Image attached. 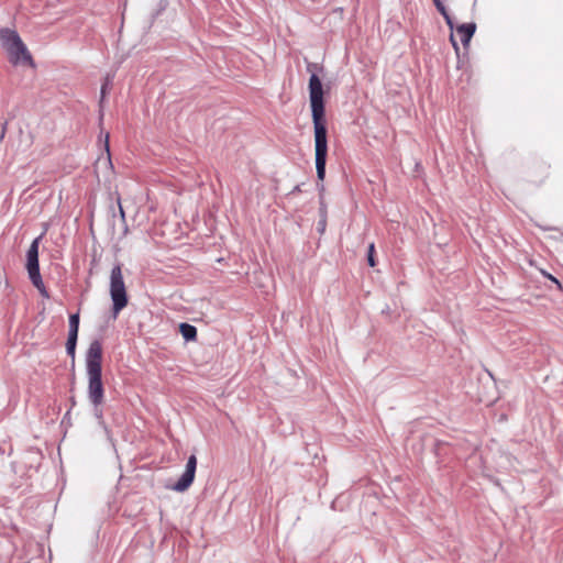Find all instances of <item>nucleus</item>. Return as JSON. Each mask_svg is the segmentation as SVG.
Listing matches in <instances>:
<instances>
[{
	"label": "nucleus",
	"mask_w": 563,
	"mask_h": 563,
	"mask_svg": "<svg viewBox=\"0 0 563 563\" xmlns=\"http://www.w3.org/2000/svg\"><path fill=\"white\" fill-rule=\"evenodd\" d=\"M309 99L314 130V154L317 178L323 181L325 177V165L328 156V136L324 120L323 88L319 76L311 74L309 79Z\"/></svg>",
	"instance_id": "f257e3e1"
},
{
	"label": "nucleus",
	"mask_w": 563,
	"mask_h": 563,
	"mask_svg": "<svg viewBox=\"0 0 563 563\" xmlns=\"http://www.w3.org/2000/svg\"><path fill=\"white\" fill-rule=\"evenodd\" d=\"M86 371L88 376V398L93 408L100 407L104 399L102 383V344L93 340L86 353Z\"/></svg>",
	"instance_id": "f03ea898"
},
{
	"label": "nucleus",
	"mask_w": 563,
	"mask_h": 563,
	"mask_svg": "<svg viewBox=\"0 0 563 563\" xmlns=\"http://www.w3.org/2000/svg\"><path fill=\"white\" fill-rule=\"evenodd\" d=\"M0 43L13 65H32V56L16 31L4 27L0 29Z\"/></svg>",
	"instance_id": "7ed1b4c3"
},
{
	"label": "nucleus",
	"mask_w": 563,
	"mask_h": 563,
	"mask_svg": "<svg viewBox=\"0 0 563 563\" xmlns=\"http://www.w3.org/2000/svg\"><path fill=\"white\" fill-rule=\"evenodd\" d=\"M109 294L112 301V314L113 318H117L129 303L121 264L114 265L111 269Z\"/></svg>",
	"instance_id": "20e7f679"
},
{
	"label": "nucleus",
	"mask_w": 563,
	"mask_h": 563,
	"mask_svg": "<svg viewBox=\"0 0 563 563\" xmlns=\"http://www.w3.org/2000/svg\"><path fill=\"white\" fill-rule=\"evenodd\" d=\"M42 235L33 240L31 243L27 253H26V269L29 274V278L33 286L40 291V294L48 298V292L45 288V285L42 280V276L40 273V264H38V242Z\"/></svg>",
	"instance_id": "39448f33"
},
{
	"label": "nucleus",
	"mask_w": 563,
	"mask_h": 563,
	"mask_svg": "<svg viewBox=\"0 0 563 563\" xmlns=\"http://www.w3.org/2000/svg\"><path fill=\"white\" fill-rule=\"evenodd\" d=\"M42 235L33 240L31 243L27 253H26V269L29 274V278L33 286L40 291V294L48 298V292L45 288V285L42 280V276L40 273V264H38V242Z\"/></svg>",
	"instance_id": "423d86ee"
},
{
	"label": "nucleus",
	"mask_w": 563,
	"mask_h": 563,
	"mask_svg": "<svg viewBox=\"0 0 563 563\" xmlns=\"http://www.w3.org/2000/svg\"><path fill=\"white\" fill-rule=\"evenodd\" d=\"M197 457L195 454H191L187 460L185 472L181 474L179 479L173 485V489L179 493L187 490L195 479Z\"/></svg>",
	"instance_id": "0eeeda50"
},
{
	"label": "nucleus",
	"mask_w": 563,
	"mask_h": 563,
	"mask_svg": "<svg viewBox=\"0 0 563 563\" xmlns=\"http://www.w3.org/2000/svg\"><path fill=\"white\" fill-rule=\"evenodd\" d=\"M476 31V24L471 23H463L457 25L456 32L461 35V42L464 46H467Z\"/></svg>",
	"instance_id": "6e6552de"
},
{
	"label": "nucleus",
	"mask_w": 563,
	"mask_h": 563,
	"mask_svg": "<svg viewBox=\"0 0 563 563\" xmlns=\"http://www.w3.org/2000/svg\"><path fill=\"white\" fill-rule=\"evenodd\" d=\"M179 332L186 341H194L197 338V329L195 325L187 322L179 324Z\"/></svg>",
	"instance_id": "1a4fd4ad"
},
{
	"label": "nucleus",
	"mask_w": 563,
	"mask_h": 563,
	"mask_svg": "<svg viewBox=\"0 0 563 563\" xmlns=\"http://www.w3.org/2000/svg\"><path fill=\"white\" fill-rule=\"evenodd\" d=\"M78 331H79V313H73L69 316L68 336L78 338Z\"/></svg>",
	"instance_id": "9d476101"
},
{
	"label": "nucleus",
	"mask_w": 563,
	"mask_h": 563,
	"mask_svg": "<svg viewBox=\"0 0 563 563\" xmlns=\"http://www.w3.org/2000/svg\"><path fill=\"white\" fill-rule=\"evenodd\" d=\"M78 338L68 336L66 342V353L71 357L73 365L75 364L76 345Z\"/></svg>",
	"instance_id": "9b49d317"
},
{
	"label": "nucleus",
	"mask_w": 563,
	"mask_h": 563,
	"mask_svg": "<svg viewBox=\"0 0 563 563\" xmlns=\"http://www.w3.org/2000/svg\"><path fill=\"white\" fill-rule=\"evenodd\" d=\"M113 79H114V74H107V76L104 77L103 84L101 86V91H100V95H101L100 102L103 101L108 90L111 88Z\"/></svg>",
	"instance_id": "f8f14e48"
},
{
	"label": "nucleus",
	"mask_w": 563,
	"mask_h": 563,
	"mask_svg": "<svg viewBox=\"0 0 563 563\" xmlns=\"http://www.w3.org/2000/svg\"><path fill=\"white\" fill-rule=\"evenodd\" d=\"M374 252L375 246L374 243H371L367 251V262L371 267H374L376 265L375 258H374Z\"/></svg>",
	"instance_id": "ddd939ff"
},
{
	"label": "nucleus",
	"mask_w": 563,
	"mask_h": 563,
	"mask_svg": "<svg viewBox=\"0 0 563 563\" xmlns=\"http://www.w3.org/2000/svg\"><path fill=\"white\" fill-rule=\"evenodd\" d=\"M433 3L440 13H444V10H446V8L441 0H433Z\"/></svg>",
	"instance_id": "4468645a"
},
{
	"label": "nucleus",
	"mask_w": 563,
	"mask_h": 563,
	"mask_svg": "<svg viewBox=\"0 0 563 563\" xmlns=\"http://www.w3.org/2000/svg\"><path fill=\"white\" fill-rule=\"evenodd\" d=\"M325 230V214L322 216V218L320 219V221L318 222V231L319 232H324Z\"/></svg>",
	"instance_id": "2eb2a0df"
},
{
	"label": "nucleus",
	"mask_w": 563,
	"mask_h": 563,
	"mask_svg": "<svg viewBox=\"0 0 563 563\" xmlns=\"http://www.w3.org/2000/svg\"><path fill=\"white\" fill-rule=\"evenodd\" d=\"M542 274H543L547 278H549L551 282H553L554 284H556V285H558V287H559L560 289L562 288L561 283H560V282H559L554 276H552L551 274L545 273V272H542Z\"/></svg>",
	"instance_id": "dca6fc26"
},
{
	"label": "nucleus",
	"mask_w": 563,
	"mask_h": 563,
	"mask_svg": "<svg viewBox=\"0 0 563 563\" xmlns=\"http://www.w3.org/2000/svg\"><path fill=\"white\" fill-rule=\"evenodd\" d=\"M7 131V123H0V142L3 140Z\"/></svg>",
	"instance_id": "f3484780"
},
{
	"label": "nucleus",
	"mask_w": 563,
	"mask_h": 563,
	"mask_svg": "<svg viewBox=\"0 0 563 563\" xmlns=\"http://www.w3.org/2000/svg\"><path fill=\"white\" fill-rule=\"evenodd\" d=\"M95 415L100 420V423L103 424L102 411L99 409V407L95 408Z\"/></svg>",
	"instance_id": "a211bd4d"
},
{
	"label": "nucleus",
	"mask_w": 563,
	"mask_h": 563,
	"mask_svg": "<svg viewBox=\"0 0 563 563\" xmlns=\"http://www.w3.org/2000/svg\"><path fill=\"white\" fill-rule=\"evenodd\" d=\"M450 40H451V43H452V45H453L454 49H455V51H456V53H457L460 48H459V45H457V43H456V41H455V38H454L453 34H451Z\"/></svg>",
	"instance_id": "6ab92c4d"
},
{
	"label": "nucleus",
	"mask_w": 563,
	"mask_h": 563,
	"mask_svg": "<svg viewBox=\"0 0 563 563\" xmlns=\"http://www.w3.org/2000/svg\"><path fill=\"white\" fill-rule=\"evenodd\" d=\"M442 16L444 18L445 22L449 21L451 19L449 12L446 10H444V13H441Z\"/></svg>",
	"instance_id": "aec40b11"
},
{
	"label": "nucleus",
	"mask_w": 563,
	"mask_h": 563,
	"mask_svg": "<svg viewBox=\"0 0 563 563\" xmlns=\"http://www.w3.org/2000/svg\"><path fill=\"white\" fill-rule=\"evenodd\" d=\"M446 24H448V26H449L451 30L453 29V21H452V18H451L449 21H446Z\"/></svg>",
	"instance_id": "412c9836"
},
{
	"label": "nucleus",
	"mask_w": 563,
	"mask_h": 563,
	"mask_svg": "<svg viewBox=\"0 0 563 563\" xmlns=\"http://www.w3.org/2000/svg\"><path fill=\"white\" fill-rule=\"evenodd\" d=\"M297 191H300V186H299V185H297V186L294 188V190H292V192H297Z\"/></svg>",
	"instance_id": "4be33fe9"
},
{
	"label": "nucleus",
	"mask_w": 563,
	"mask_h": 563,
	"mask_svg": "<svg viewBox=\"0 0 563 563\" xmlns=\"http://www.w3.org/2000/svg\"><path fill=\"white\" fill-rule=\"evenodd\" d=\"M312 67H316V65H313V64H309V65H308V70L310 71Z\"/></svg>",
	"instance_id": "5701e85b"
},
{
	"label": "nucleus",
	"mask_w": 563,
	"mask_h": 563,
	"mask_svg": "<svg viewBox=\"0 0 563 563\" xmlns=\"http://www.w3.org/2000/svg\"><path fill=\"white\" fill-rule=\"evenodd\" d=\"M120 212H121V216L124 217V212H123L122 207H120Z\"/></svg>",
	"instance_id": "b1692460"
}]
</instances>
